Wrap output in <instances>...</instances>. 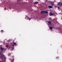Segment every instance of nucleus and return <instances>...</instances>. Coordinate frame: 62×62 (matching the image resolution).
Returning a JSON list of instances; mask_svg holds the SVG:
<instances>
[{
	"instance_id": "2eb2a0df",
	"label": "nucleus",
	"mask_w": 62,
	"mask_h": 62,
	"mask_svg": "<svg viewBox=\"0 0 62 62\" xmlns=\"http://www.w3.org/2000/svg\"><path fill=\"white\" fill-rule=\"evenodd\" d=\"M61 4V2H59V3H58V5H60Z\"/></svg>"
},
{
	"instance_id": "a211bd4d",
	"label": "nucleus",
	"mask_w": 62,
	"mask_h": 62,
	"mask_svg": "<svg viewBox=\"0 0 62 62\" xmlns=\"http://www.w3.org/2000/svg\"><path fill=\"white\" fill-rule=\"evenodd\" d=\"M60 8V7H58V9H60V8Z\"/></svg>"
},
{
	"instance_id": "9b49d317",
	"label": "nucleus",
	"mask_w": 62,
	"mask_h": 62,
	"mask_svg": "<svg viewBox=\"0 0 62 62\" xmlns=\"http://www.w3.org/2000/svg\"><path fill=\"white\" fill-rule=\"evenodd\" d=\"M51 5L52 6H54V3L53 2L52 3H51Z\"/></svg>"
},
{
	"instance_id": "f257e3e1",
	"label": "nucleus",
	"mask_w": 62,
	"mask_h": 62,
	"mask_svg": "<svg viewBox=\"0 0 62 62\" xmlns=\"http://www.w3.org/2000/svg\"><path fill=\"white\" fill-rule=\"evenodd\" d=\"M0 58H1V60H3L4 59H6V57H5L4 54H2L1 51H0Z\"/></svg>"
},
{
	"instance_id": "20e7f679",
	"label": "nucleus",
	"mask_w": 62,
	"mask_h": 62,
	"mask_svg": "<svg viewBox=\"0 0 62 62\" xmlns=\"http://www.w3.org/2000/svg\"><path fill=\"white\" fill-rule=\"evenodd\" d=\"M49 15L50 16H53V15H54V14L52 13H50L49 14Z\"/></svg>"
},
{
	"instance_id": "7ed1b4c3",
	"label": "nucleus",
	"mask_w": 62,
	"mask_h": 62,
	"mask_svg": "<svg viewBox=\"0 0 62 62\" xmlns=\"http://www.w3.org/2000/svg\"><path fill=\"white\" fill-rule=\"evenodd\" d=\"M6 59H4L3 60H2V62L1 61H0V62H5Z\"/></svg>"
},
{
	"instance_id": "9d476101",
	"label": "nucleus",
	"mask_w": 62,
	"mask_h": 62,
	"mask_svg": "<svg viewBox=\"0 0 62 62\" xmlns=\"http://www.w3.org/2000/svg\"><path fill=\"white\" fill-rule=\"evenodd\" d=\"M38 3H39V2H38L37 1L35 2L34 3V4H38Z\"/></svg>"
},
{
	"instance_id": "4468645a",
	"label": "nucleus",
	"mask_w": 62,
	"mask_h": 62,
	"mask_svg": "<svg viewBox=\"0 0 62 62\" xmlns=\"http://www.w3.org/2000/svg\"><path fill=\"white\" fill-rule=\"evenodd\" d=\"M6 47H7V48H8V45H6Z\"/></svg>"
},
{
	"instance_id": "423d86ee",
	"label": "nucleus",
	"mask_w": 62,
	"mask_h": 62,
	"mask_svg": "<svg viewBox=\"0 0 62 62\" xmlns=\"http://www.w3.org/2000/svg\"><path fill=\"white\" fill-rule=\"evenodd\" d=\"M48 8H52V6H48Z\"/></svg>"
},
{
	"instance_id": "dca6fc26",
	"label": "nucleus",
	"mask_w": 62,
	"mask_h": 62,
	"mask_svg": "<svg viewBox=\"0 0 62 62\" xmlns=\"http://www.w3.org/2000/svg\"><path fill=\"white\" fill-rule=\"evenodd\" d=\"M14 45H16V43H14Z\"/></svg>"
},
{
	"instance_id": "f03ea898",
	"label": "nucleus",
	"mask_w": 62,
	"mask_h": 62,
	"mask_svg": "<svg viewBox=\"0 0 62 62\" xmlns=\"http://www.w3.org/2000/svg\"><path fill=\"white\" fill-rule=\"evenodd\" d=\"M6 48L4 47H0V50L1 51V52L2 53H4L3 51H5L6 50Z\"/></svg>"
},
{
	"instance_id": "f3484780",
	"label": "nucleus",
	"mask_w": 62,
	"mask_h": 62,
	"mask_svg": "<svg viewBox=\"0 0 62 62\" xmlns=\"http://www.w3.org/2000/svg\"><path fill=\"white\" fill-rule=\"evenodd\" d=\"M60 5L61 6H62V3H61Z\"/></svg>"
},
{
	"instance_id": "ddd939ff",
	"label": "nucleus",
	"mask_w": 62,
	"mask_h": 62,
	"mask_svg": "<svg viewBox=\"0 0 62 62\" xmlns=\"http://www.w3.org/2000/svg\"><path fill=\"white\" fill-rule=\"evenodd\" d=\"M13 61H14V59H13V60H11V62H13Z\"/></svg>"
},
{
	"instance_id": "39448f33",
	"label": "nucleus",
	"mask_w": 62,
	"mask_h": 62,
	"mask_svg": "<svg viewBox=\"0 0 62 62\" xmlns=\"http://www.w3.org/2000/svg\"><path fill=\"white\" fill-rule=\"evenodd\" d=\"M48 23L49 25H51V21H48Z\"/></svg>"
},
{
	"instance_id": "1a4fd4ad",
	"label": "nucleus",
	"mask_w": 62,
	"mask_h": 62,
	"mask_svg": "<svg viewBox=\"0 0 62 62\" xmlns=\"http://www.w3.org/2000/svg\"><path fill=\"white\" fill-rule=\"evenodd\" d=\"M49 29L50 30H51L53 29V27H50L49 28Z\"/></svg>"
},
{
	"instance_id": "6e6552de",
	"label": "nucleus",
	"mask_w": 62,
	"mask_h": 62,
	"mask_svg": "<svg viewBox=\"0 0 62 62\" xmlns=\"http://www.w3.org/2000/svg\"><path fill=\"white\" fill-rule=\"evenodd\" d=\"M44 12V11H41V13L42 14H43Z\"/></svg>"
},
{
	"instance_id": "0eeeda50",
	"label": "nucleus",
	"mask_w": 62,
	"mask_h": 62,
	"mask_svg": "<svg viewBox=\"0 0 62 62\" xmlns=\"http://www.w3.org/2000/svg\"><path fill=\"white\" fill-rule=\"evenodd\" d=\"M44 13H45L46 14H48V12H47V11H44Z\"/></svg>"
},
{
	"instance_id": "f8f14e48",
	"label": "nucleus",
	"mask_w": 62,
	"mask_h": 62,
	"mask_svg": "<svg viewBox=\"0 0 62 62\" xmlns=\"http://www.w3.org/2000/svg\"><path fill=\"white\" fill-rule=\"evenodd\" d=\"M0 32H1V33H3V32H4V31H3V30H1L0 31Z\"/></svg>"
}]
</instances>
